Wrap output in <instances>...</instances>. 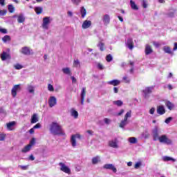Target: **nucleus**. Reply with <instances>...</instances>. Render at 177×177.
Instances as JSON below:
<instances>
[{"instance_id":"nucleus-31","label":"nucleus","mask_w":177,"mask_h":177,"mask_svg":"<svg viewBox=\"0 0 177 177\" xmlns=\"http://www.w3.org/2000/svg\"><path fill=\"white\" fill-rule=\"evenodd\" d=\"M130 5L131 7V9H133V10H138V9H139V8H138V6L135 3V1L132 0L130 1Z\"/></svg>"},{"instance_id":"nucleus-52","label":"nucleus","mask_w":177,"mask_h":177,"mask_svg":"<svg viewBox=\"0 0 177 177\" xmlns=\"http://www.w3.org/2000/svg\"><path fill=\"white\" fill-rule=\"evenodd\" d=\"M97 68H99V70H104V66H103V65L100 63H98L97 65Z\"/></svg>"},{"instance_id":"nucleus-24","label":"nucleus","mask_w":177,"mask_h":177,"mask_svg":"<svg viewBox=\"0 0 177 177\" xmlns=\"http://www.w3.org/2000/svg\"><path fill=\"white\" fill-rule=\"evenodd\" d=\"M17 21L18 23H24L26 21V17H24V15L20 14L17 16Z\"/></svg>"},{"instance_id":"nucleus-47","label":"nucleus","mask_w":177,"mask_h":177,"mask_svg":"<svg viewBox=\"0 0 177 177\" xmlns=\"http://www.w3.org/2000/svg\"><path fill=\"white\" fill-rule=\"evenodd\" d=\"M0 32L1 34H8V30L0 26Z\"/></svg>"},{"instance_id":"nucleus-6","label":"nucleus","mask_w":177,"mask_h":177,"mask_svg":"<svg viewBox=\"0 0 177 177\" xmlns=\"http://www.w3.org/2000/svg\"><path fill=\"white\" fill-rule=\"evenodd\" d=\"M60 167V170L62 171V172H64L65 174H68V175H70V174H71V169L66 166V165L63 162H59V164Z\"/></svg>"},{"instance_id":"nucleus-44","label":"nucleus","mask_w":177,"mask_h":177,"mask_svg":"<svg viewBox=\"0 0 177 177\" xmlns=\"http://www.w3.org/2000/svg\"><path fill=\"white\" fill-rule=\"evenodd\" d=\"M106 62L110 63V62H111L113 60V56L111 54L108 55L106 57Z\"/></svg>"},{"instance_id":"nucleus-64","label":"nucleus","mask_w":177,"mask_h":177,"mask_svg":"<svg viewBox=\"0 0 177 177\" xmlns=\"http://www.w3.org/2000/svg\"><path fill=\"white\" fill-rule=\"evenodd\" d=\"M113 92H114V93H118V88L114 87L113 88Z\"/></svg>"},{"instance_id":"nucleus-38","label":"nucleus","mask_w":177,"mask_h":177,"mask_svg":"<svg viewBox=\"0 0 177 177\" xmlns=\"http://www.w3.org/2000/svg\"><path fill=\"white\" fill-rule=\"evenodd\" d=\"M131 117H132V111H129L128 112H127V113L124 115V120H127L128 118H131Z\"/></svg>"},{"instance_id":"nucleus-19","label":"nucleus","mask_w":177,"mask_h":177,"mask_svg":"<svg viewBox=\"0 0 177 177\" xmlns=\"http://www.w3.org/2000/svg\"><path fill=\"white\" fill-rule=\"evenodd\" d=\"M107 84L109 85H113V86H118V85H120L121 84V81L118 80H113L107 82Z\"/></svg>"},{"instance_id":"nucleus-8","label":"nucleus","mask_w":177,"mask_h":177,"mask_svg":"<svg viewBox=\"0 0 177 177\" xmlns=\"http://www.w3.org/2000/svg\"><path fill=\"white\" fill-rule=\"evenodd\" d=\"M57 104V99L55 96H50L48 99V105L49 107H55Z\"/></svg>"},{"instance_id":"nucleus-3","label":"nucleus","mask_w":177,"mask_h":177,"mask_svg":"<svg viewBox=\"0 0 177 177\" xmlns=\"http://www.w3.org/2000/svg\"><path fill=\"white\" fill-rule=\"evenodd\" d=\"M108 145L109 147H111V149H120V141L118 140V138H115L108 142Z\"/></svg>"},{"instance_id":"nucleus-39","label":"nucleus","mask_w":177,"mask_h":177,"mask_svg":"<svg viewBox=\"0 0 177 177\" xmlns=\"http://www.w3.org/2000/svg\"><path fill=\"white\" fill-rule=\"evenodd\" d=\"M166 106L169 109V110H172L173 107H174V104H172L169 101L166 102Z\"/></svg>"},{"instance_id":"nucleus-32","label":"nucleus","mask_w":177,"mask_h":177,"mask_svg":"<svg viewBox=\"0 0 177 177\" xmlns=\"http://www.w3.org/2000/svg\"><path fill=\"white\" fill-rule=\"evenodd\" d=\"M80 13L82 19H84L85 16H86V10L85 9L84 7L80 8Z\"/></svg>"},{"instance_id":"nucleus-2","label":"nucleus","mask_w":177,"mask_h":177,"mask_svg":"<svg viewBox=\"0 0 177 177\" xmlns=\"http://www.w3.org/2000/svg\"><path fill=\"white\" fill-rule=\"evenodd\" d=\"M49 131L51 135L57 136H64L66 133L63 130V127L57 123V122H52L49 125Z\"/></svg>"},{"instance_id":"nucleus-45","label":"nucleus","mask_w":177,"mask_h":177,"mask_svg":"<svg viewBox=\"0 0 177 177\" xmlns=\"http://www.w3.org/2000/svg\"><path fill=\"white\" fill-rule=\"evenodd\" d=\"M15 70H21L23 68V66L21 65L20 64H17L14 66Z\"/></svg>"},{"instance_id":"nucleus-4","label":"nucleus","mask_w":177,"mask_h":177,"mask_svg":"<svg viewBox=\"0 0 177 177\" xmlns=\"http://www.w3.org/2000/svg\"><path fill=\"white\" fill-rule=\"evenodd\" d=\"M52 21V18L50 17H45L43 18L42 28L44 30H48L49 28V24Z\"/></svg>"},{"instance_id":"nucleus-34","label":"nucleus","mask_w":177,"mask_h":177,"mask_svg":"<svg viewBox=\"0 0 177 177\" xmlns=\"http://www.w3.org/2000/svg\"><path fill=\"white\" fill-rule=\"evenodd\" d=\"M129 143H131L132 145H135V143H138V139L135 137H131L128 139Z\"/></svg>"},{"instance_id":"nucleus-59","label":"nucleus","mask_w":177,"mask_h":177,"mask_svg":"<svg viewBox=\"0 0 177 177\" xmlns=\"http://www.w3.org/2000/svg\"><path fill=\"white\" fill-rule=\"evenodd\" d=\"M142 6L146 9L147 8V3L146 2V0L142 1Z\"/></svg>"},{"instance_id":"nucleus-61","label":"nucleus","mask_w":177,"mask_h":177,"mask_svg":"<svg viewBox=\"0 0 177 177\" xmlns=\"http://www.w3.org/2000/svg\"><path fill=\"white\" fill-rule=\"evenodd\" d=\"M175 50H177V42L174 43V47L173 48V52H175Z\"/></svg>"},{"instance_id":"nucleus-10","label":"nucleus","mask_w":177,"mask_h":177,"mask_svg":"<svg viewBox=\"0 0 177 177\" xmlns=\"http://www.w3.org/2000/svg\"><path fill=\"white\" fill-rule=\"evenodd\" d=\"M17 91H20V84H16L12 87L11 94L13 97L17 96Z\"/></svg>"},{"instance_id":"nucleus-30","label":"nucleus","mask_w":177,"mask_h":177,"mask_svg":"<svg viewBox=\"0 0 177 177\" xmlns=\"http://www.w3.org/2000/svg\"><path fill=\"white\" fill-rule=\"evenodd\" d=\"M31 150V145H26L24 147V149H21L22 153H28Z\"/></svg>"},{"instance_id":"nucleus-42","label":"nucleus","mask_w":177,"mask_h":177,"mask_svg":"<svg viewBox=\"0 0 177 177\" xmlns=\"http://www.w3.org/2000/svg\"><path fill=\"white\" fill-rule=\"evenodd\" d=\"M122 81L125 84H129V82H131V79H129V77H128L127 76H124L122 77Z\"/></svg>"},{"instance_id":"nucleus-26","label":"nucleus","mask_w":177,"mask_h":177,"mask_svg":"<svg viewBox=\"0 0 177 177\" xmlns=\"http://www.w3.org/2000/svg\"><path fill=\"white\" fill-rule=\"evenodd\" d=\"M35 12L36 15H41L44 12V8L40 6L35 7Z\"/></svg>"},{"instance_id":"nucleus-54","label":"nucleus","mask_w":177,"mask_h":177,"mask_svg":"<svg viewBox=\"0 0 177 177\" xmlns=\"http://www.w3.org/2000/svg\"><path fill=\"white\" fill-rule=\"evenodd\" d=\"M39 128H41V124L39 123H37L33 127V129H39Z\"/></svg>"},{"instance_id":"nucleus-62","label":"nucleus","mask_w":177,"mask_h":177,"mask_svg":"<svg viewBox=\"0 0 177 177\" xmlns=\"http://www.w3.org/2000/svg\"><path fill=\"white\" fill-rule=\"evenodd\" d=\"M75 171H76V172H80V171H81V167L77 166L75 167Z\"/></svg>"},{"instance_id":"nucleus-35","label":"nucleus","mask_w":177,"mask_h":177,"mask_svg":"<svg viewBox=\"0 0 177 177\" xmlns=\"http://www.w3.org/2000/svg\"><path fill=\"white\" fill-rule=\"evenodd\" d=\"M10 36L9 35H5L3 38H2V41L3 42H4V44H6V42H10Z\"/></svg>"},{"instance_id":"nucleus-23","label":"nucleus","mask_w":177,"mask_h":177,"mask_svg":"<svg viewBox=\"0 0 177 177\" xmlns=\"http://www.w3.org/2000/svg\"><path fill=\"white\" fill-rule=\"evenodd\" d=\"M151 53H153V48L150 45L147 44L145 46V55H150Z\"/></svg>"},{"instance_id":"nucleus-11","label":"nucleus","mask_w":177,"mask_h":177,"mask_svg":"<svg viewBox=\"0 0 177 177\" xmlns=\"http://www.w3.org/2000/svg\"><path fill=\"white\" fill-rule=\"evenodd\" d=\"M104 169H110L111 171H113L114 174L117 172V168H115V166L113 164H106L103 166Z\"/></svg>"},{"instance_id":"nucleus-16","label":"nucleus","mask_w":177,"mask_h":177,"mask_svg":"<svg viewBox=\"0 0 177 177\" xmlns=\"http://www.w3.org/2000/svg\"><path fill=\"white\" fill-rule=\"evenodd\" d=\"M162 50L165 52V53H167L168 55H171V56L174 55V50L171 49V47L168 46H165L162 48Z\"/></svg>"},{"instance_id":"nucleus-58","label":"nucleus","mask_w":177,"mask_h":177,"mask_svg":"<svg viewBox=\"0 0 177 177\" xmlns=\"http://www.w3.org/2000/svg\"><path fill=\"white\" fill-rule=\"evenodd\" d=\"M6 136L5 134H0V140L3 141L5 140Z\"/></svg>"},{"instance_id":"nucleus-9","label":"nucleus","mask_w":177,"mask_h":177,"mask_svg":"<svg viewBox=\"0 0 177 177\" xmlns=\"http://www.w3.org/2000/svg\"><path fill=\"white\" fill-rule=\"evenodd\" d=\"M80 138V135H73L71 138V145L72 147H77V139Z\"/></svg>"},{"instance_id":"nucleus-40","label":"nucleus","mask_w":177,"mask_h":177,"mask_svg":"<svg viewBox=\"0 0 177 177\" xmlns=\"http://www.w3.org/2000/svg\"><path fill=\"white\" fill-rule=\"evenodd\" d=\"M97 46L98 48H100V50H101V52H103V50H104V43L100 41L97 44Z\"/></svg>"},{"instance_id":"nucleus-27","label":"nucleus","mask_w":177,"mask_h":177,"mask_svg":"<svg viewBox=\"0 0 177 177\" xmlns=\"http://www.w3.org/2000/svg\"><path fill=\"white\" fill-rule=\"evenodd\" d=\"M126 125H128V120L127 119H124L120 122L119 127L120 128L124 129Z\"/></svg>"},{"instance_id":"nucleus-14","label":"nucleus","mask_w":177,"mask_h":177,"mask_svg":"<svg viewBox=\"0 0 177 177\" xmlns=\"http://www.w3.org/2000/svg\"><path fill=\"white\" fill-rule=\"evenodd\" d=\"M91 26H92V21L85 20L82 25V28H83L84 30H86V28H89Z\"/></svg>"},{"instance_id":"nucleus-22","label":"nucleus","mask_w":177,"mask_h":177,"mask_svg":"<svg viewBox=\"0 0 177 177\" xmlns=\"http://www.w3.org/2000/svg\"><path fill=\"white\" fill-rule=\"evenodd\" d=\"M27 91L29 93L34 95V93H35V87L31 84H28L27 86Z\"/></svg>"},{"instance_id":"nucleus-53","label":"nucleus","mask_w":177,"mask_h":177,"mask_svg":"<svg viewBox=\"0 0 177 177\" xmlns=\"http://www.w3.org/2000/svg\"><path fill=\"white\" fill-rule=\"evenodd\" d=\"M156 112V108L152 107L149 110V114L153 115Z\"/></svg>"},{"instance_id":"nucleus-12","label":"nucleus","mask_w":177,"mask_h":177,"mask_svg":"<svg viewBox=\"0 0 177 177\" xmlns=\"http://www.w3.org/2000/svg\"><path fill=\"white\" fill-rule=\"evenodd\" d=\"M1 59L3 62H5V60L12 59V57L10 56V54L3 51V53L1 54Z\"/></svg>"},{"instance_id":"nucleus-56","label":"nucleus","mask_w":177,"mask_h":177,"mask_svg":"<svg viewBox=\"0 0 177 177\" xmlns=\"http://www.w3.org/2000/svg\"><path fill=\"white\" fill-rule=\"evenodd\" d=\"M71 80H72L73 84H77V79L74 76H71Z\"/></svg>"},{"instance_id":"nucleus-17","label":"nucleus","mask_w":177,"mask_h":177,"mask_svg":"<svg viewBox=\"0 0 177 177\" xmlns=\"http://www.w3.org/2000/svg\"><path fill=\"white\" fill-rule=\"evenodd\" d=\"M157 113L160 115H162L163 114H165V108L162 105H160L157 106Z\"/></svg>"},{"instance_id":"nucleus-50","label":"nucleus","mask_w":177,"mask_h":177,"mask_svg":"<svg viewBox=\"0 0 177 177\" xmlns=\"http://www.w3.org/2000/svg\"><path fill=\"white\" fill-rule=\"evenodd\" d=\"M71 2L73 5H80V3H81V0H71Z\"/></svg>"},{"instance_id":"nucleus-20","label":"nucleus","mask_w":177,"mask_h":177,"mask_svg":"<svg viewBox=\"0 0 177 177\" xmlns=\"http://www.w3.org/2000/svg\"><path fill=\"white\" fill-rule=\"evenodd\" d=\"M39 120L38 114L34 113L31 117L30 122L31 124H37Z\"/></svg>"},{"instance_id":"nucleus-51","label":"nucleus","mask_w":177,"mask_h":177,"mask_svg":"<svg viewBox=\"0 0 177 177\" xmlns=\"http://www.w3.org/2000/svg\"><path fill=\"white\" fill-rule=\"evenodd\" d=\"M140 165H142V162H137L134 166V168L136 169H138V168L140 167Z\"/></svg>"},{"instance_id":"nucleus-28","label":"nucleus","mask_w":177,"mask_h":177,"mask_svg":"<svg viewBox=\"0 0 177 177\" xmlns=\"http://www.w3.org/2000/svg\"><path fill=\"white\" fill-rule=\"evenodd\" d=\"M98 162H100V156H95L92 158V164L93 165H96Z\"/></svg>"},{"instance_id":"nucleus-7","label":"nucleus","mask_w":177,"mask_h":177,"mask_svg":"<svg viewBox=\"0 0 177 177\" xmlns=\"http://www.w3.org/2000/svg\"><path fill=\"white\" fill-rule=\"evenodd\" d=\"M31 52H32V50L30 49V48L27 46L22 47L20 50V53H22V55H26V56L32 55Z\"/></svg>"},{"instance_id":"nucleus-46","label":"nucleus","mask_w":177,"mask_h":177,"mask_svg":"<svg viewBox=\"0 0 177 177\" xmlns=\"http://www.w3.org/2000/svg\"><path fill=\"white\" fill-rule=\"evenodd\" d=\"M34 145H35V138H32L28 145L32 147Z\"/></svg>"},{"instance_id":"nucleus-1","label":"nucleus","mask_w":177,"mask_h":177,"mask_svg":"<svg viewBox=\"0 0 177 177\" xmlns=\"http://www.w3.org/2000/svg\"><path fill=\"white\" fill-rule=\"evenodd\" d=\"M160 128L156 126L152 130V135L153 139L154 141L159 140L160 143H164L165 145H172V140L169 139L167 135H162L159 136L158 134L160 133Z\"/></svg>"},{"instance_id":"nucleus-18","label":"nucleus","mask_w":177,"mask_h":177,"mask_svg":"<svg viewBox=\"0 0 177 177\" xmlns=\"http://www.w3.org/2000/svg\"><path fill=\"white\" fill-rule=\"evenodd\" d=\"M126 46L127 48H129V49H130V50H132L133 49V40H132L131 38L128 39Z\"/></svg>"},{"instance_id":"nucleus-48","label":"nucleus","mask_w":177,"mask_h":177,"mask_svg":"<svg viewBox=\"0 0 177 177\" xmlns=\"http://www.w3.org/2000/svg\"><path fill=\"white\" fill-rule=\"evenodd\" d=\"M48 90L50 91V92H53L55 91V88H53V86L50 84L48 85Z\"/></svg>"},{"instance_id":"nucleus-5","label":"nucleus","mask_w":177,"mask_h":177,"mask_svg":"<svg viewBox=\"0 0 177 177\" xmlns=\"http://www.w3.org/2000/svg\"><path fill=\"white\" fill-rule=\"evenodd\" d=\"M153 89L154 86L145 87L142 91L145 99H149V97H150V93L153 92Z\"/></svg>"},{"instance_id":"nucleus-13","label":"nucleus","mask_w":177,"mask_h":177,"mask_svg":"<svg viewBox=\"0 0 177 177\" xmlns=\"http://www.w3.org/2000/svg\"><path fill=\"white\" fill-rule=\"evenodd\" d=\"M102 20L104 26H109L110 24V15L107 14L103 15Z\"/></svg>"},{"instance_id":"nucleus-55","label":"nucleus","mask_w":177,"mask_h":177,"mask_svg":"<svg viewBox=\"0 0 177 177\" xmlns=\"http://www.w3.org/2000/svg\"><path fill=\"white\" fill-rule=\"evenodd\" d=\"M171 121H172V118L169 117V118H167L165 120V122L166 124H169V122H171Z\"/></svg>"},{"instance_id":"nucleus-37","label":"nucleus","mask_w":177,"mask_h":177,"mask_svg":"<svg viewBox=\"0 0 177 177\" xmlns=\"http://www.w3.org/2000/svg\"><path fill=\"white\" fill-rule=\"evenodd\" d=\"M163 160L165 161H173V162H175V161H176V159L171 158L169 156H164Z\"/></svg>"},{"instance_id":"nucleus-33","label":"nucleus","mask_w":177,"mask_h":177,"mask_svg":"<svg viewBox=\"0 0 177 177\" xmlns=\"http://www.w3.org/2000/svg\"><path fill=\"white\" fill-rule=\"evenodd\" d=\"M73 66H75L76 68H80L81 67V63L80 62V60L75 59L73 61Z\"/></svg>"},{"instance_id":"nucleus-29","label":"nucleus","mask_w":177,"mask_h":177,"mask_svg":"<svg viewBox=\"0 0 177 177\" xmlns=\"http://www.w3.org/2000/svg\"><path fill=\"white\" fill-rule=\"evenodd\" d=\"M62 72L66 75H71V70L68 67L62 68Z\"/></svg>"},{"instance_id":"nucleus-43","label":"nucleus","mask_w":177,"mask_h":177,"mask_svg":"<svg viewBox=\"0 0 177 177\" xmlns=\"http://www.w3.org/2000/svg\"><path fill=\"white\" fill-rule=\"evenodd\" d=\"M8 12L13 13L15 12V7L12 4L8 5Z\"/></svg>"},{"instance_id":"nucleus-57","label":"nucleus","mask_w":177,"mask_h":177,"mask_svg":"<svg viewBox=\"0 0 177 177\" xmlns=\"http://www.w3.org/2000/svg\"><path fill=\"white\" fill-rule=\"evenodd\" d=\"M124 111H125V110L121 109V110L117 113V115H118V116L122 115V114H124Z\"/></svg>"},{"instance_id":"nucleus-63","label":"nucleus","mask_w":177,"mask_h":177,"mask_svg":"<svg viewBox=\"0 0 177 177\" xmlns=\"http://www.w3.org/2000/svg\"><path fill=\"white\" fill-rule=\"evenodd\" d=\"M1 6H5V0H0Z\"/></svg>"},{"instance_id":"nucleus-49","label":"nucleus","mask_w":177,"mask_h":177,"mask_svg":"<svg viewBox=\"0 0 177 177\" xmlns=\"http://www.w3.org/2000/svg\"><path fill=\"white\" fill-rule=\"evenodd\" d=\"M8 13L6 10H0V16H5Z\"/></svg>"},{"instance_id":"nucleus-21","label":"nucleus","mask_w":177,"mask_h":177,"mask_svg":"<svg viewBox=\"0 0 177 177\" xmlns=\"http://www.w3.org/2000/svg\"><path fill=\"white\" fill-rule=\"evenodd\" d=\"M71 115V117H73L75 120H77L78 118V111H77L73 108L70 110Z\"/></svg>"},{"instance_id":"nucleus-25","label":"nucleus","mask_w":177,"mask_h":177,"mask_svg":"<svg viewBox=\"0 0 177 177\" xmlns=\"http://www.w3.org/2000/svg\"><path fill=\"white\" fill-rule=\"evenodd\" d=\"M15 125H16V122L15 121L10 122L7 124V129L9 131H13V127H15Z\"/></svg>"},{"instance_id":"nucleus-41","label":"nucleus","mask_w":177,"mask_h":177,"mask_svg":"<svg viewBox=\"0 0 177 177\" xmlns=\"http://www.w3.org/2000/svg\"><path fill=\"white\" fill-rule=\"evenodd\" d=\"M103 121L105 125H110V124H111V120L110 118H104Z\"/></svg>"},{"instance_id":"nucleus-15","label":"nucleus","mask_w":177,"mask_h":177,"mask_svg":"<svg viewBox=\"0 0 177 177\" xmlns=\"http://www.w3.org/2000/svg\"><path fill=\"white\" fill-rule=\"evenodd\" d=\"M86 95V88L83 87L81 93V104L84 105V102L85 100V96Z\"/></svg>"},{"instance_id":"nucleus-36","label":"nucleus","mask_w":177,"mask_h":177,"mask_svg":"<svg viewBox=\"0 0 177 177\" xmlns=\"http://www.w3.org/2000/svg\"><path fill=\"white\" fill-rule=\"evenodd\" d=\"M113 104H115V106H118V107H121V106L124 104V102H122V101L121 100H116V101H113Z\"/></svg>"},{"instance_id":"nucleus-60","label":"nucleus","mask_w":177,"mask_h":177,"mask_svg":"<svg viewBox=\"0 0 177 177\" xmlns=\"http://www.w3.org/2000/svg\"><path fill=\"white\" fill-rule=\"evenodd\" d=\"M73 12H71V11H68L67 12V15H68V17H73Z\"/></svg>"}]
</instances>
